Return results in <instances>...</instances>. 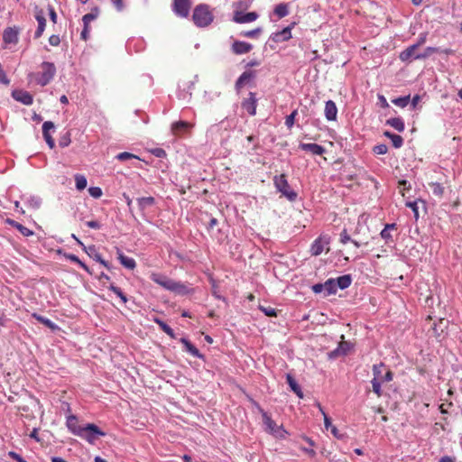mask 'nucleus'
I'll return each instance as SVG.
<instances>
[{
  "instance_id": "f257e3e1",
  "label": "nucleus",
  "mask_w": 462,
  "mask_h": 462,
  "mask_svg": "<svg viewBox=\"0 0 462 462\" xmlns=\"http://www.w3.org/2000/svg\"><path fill=\"white\" fill-rule=\"evenodd\" d=\"M151 279L162 288L177 295H187L192 292V289L189 285L181 282H176L161 273H152Z\"/></svg>"
},
{
  "instance_id": "f03ea898",
  "label": "nucleus",
  "mask_w": 462,
  "mask_h": 462,
  "mask_svg": "<svg viewBox=\"0 0 462 462\" xmlns=\"http://www.w3.org/2000/svg\"><path fill=\"white\" fill-rule=\"evenodd\" d=\"M42 72L31 73L30 78L34 79L37 84L42 87L48 85L54 78L56 74V67L54 63L49 61H43L41 64Z\"/></svg>"
},
{
  "instance_id": "7ed1b4c3",
  "label": "nucleus",
  "mask_w": 462,
  "mask_h": 462,
  "mask_svg": "<svg viewBox=\"0 0 462 462\" xmlns=\"http://www.w3.org/2000/svg\"><path fill=\"white\" fill-rule=\"evenodd\" d=\"M214 16L206 4L197 5L192 14V20L198 27L208 26L213 22Z\"/></svg>"
},
{
  "instance_id": "20e7f679",
  "label": "nucleus",
  "mask_w": 462,
  "mask_h": 462,
  "mask_svg": "<svg viewBox=\"0 0 462 462\" xmlns=\"http://www.w3.org/2000/svg\"><path fill=\"white\" fill-rule=\"evenodd\" d=\"M273 184L277 190L286 197L290 201L297 199V193L293 191L287 180L285 174L276 175L273 177Z\"/></svg>"
},
{
  "instance_id": "39448f33",
  "label": "nucleus",
  "mask_w": 462,
  "mask_h": 462,
  "mask_svg": "<svg viewBox=\"0 0 462 462\" xmlns=\"http://www.w3.org/2000/svg\"><path fill=\"white\" fill-rule=\"evenodd\" d=\"M81 434L79 437L84 439L89 444H94L98 437L106 436V433L93 423L86 424L82 429Z\"/></svg>"
},
{
  "instance_id": "423d86ee",
  "label": "nucleus",
  "mask_w": 462,
  "mask_h": 462,
  "mask_svg": "<svg viewBox=\"0 0 462 462\" xmlns=\"http://www.w3.org/2000/svg\"><path fill=\"white\" fill-rule=\"evenodd\" d=\"M330 243V238L328 236L321 235L318 238H316L310 246V254L311 255L318 256L321 254L324 251L328 252L329 247L328 245Z\"/></svg>"
},
{
  "instance_id": "0eeeda50",
  "label": "nucleus",
  "mask_w": 462,
  "mask_h": 462,
  "mask_svg": "<svg viewBox=\"0 0 462 462\" xmlns=\"http://www.w3.org/2000/svg\"><path fill=\"white\" fill-rule=\"evenodd\" d=\"M191 2L189 0H173L172 12L180 18H186L189 14Z\"/></svg>"
},
{
  "instance_id": "6e6552de",
  "label": "nucleus",
  "mask_w": 462,
  "mask_h": 462,
  "mask_svg": "<svg viewBox=\"0 0 462 462\" xmlns=\"http://www.w3.org/2000/svg\"><path fill=\"white\" fill-rule=\"evenodd\" d=\"M384 367L383 364H378L373 365V374L374 378L371 381L373 392L378 396H382V389H381V383L380 380L382 379L380 377V374L382 373V369Z\"/></svg>"
},
{
  "instance_id": "1a4fd4ad",
  "label": "nucleus",
  "mask_w": 462,
  "mask_h": 462,
  "mask_svg": "<svg viewBox=\"0 0 462 462\" xmlns=\"http://www.w3.org/2000/svg\"><path fill=\"white\" fill-rule=\"evenodd\" d=\"M258 14L255 12L243 14L240 11H236L234 14L233 21L237 23H247L255 21Z\"/></svg>"
},
{
  "instance_id": "9d476101",
  "label": "nucleus",
  "mask_w": 462,
  "mask_h": 462,
  "mask_svg": "<svg viewBox=\"0 0 462 462\" xmlns=\"http://www.w3.org/2000/svg\"><path fill=\"white\" fill-rule=\"evenodd\" d=\"M66 425L68 430L74 435H82L81 431L84 426L79 425L78 418L76 415H69L67 417Z\"/></svg>"
},
{
  "instance_id": "9b49d317",
  "label": "nucleus",
  "mask_w": 462,
  "mask_h": 462,
  "mask_svg": "<svg viewBox=\"0 0 462 462\" xmlns=\"http://www.w3.org/2000/svg\"><path fill=\"white\" fill-rule=\"evenodd\" d=\"M253 45L251 43L235 41L231 46V51L236 55L245 54L252 51Z\"/></svg>"
},
{
  "instance_id": "f8f14e48",
  "label": "nucleus",
  "mask_w": 462,
  "mask_h": 462,
  "mask_svg": "<svg viewBox=\"0 0 462 462\" xmlns=\"http://www.w3.org/2000/svg\"><path fill=\"white\" fill-rule=\"evenodd\" d=\"M35 19L38 22V27L34 32V38L38 39L42 35L46 26V19L42 9H36Z\"/></svg>"
},
{
  "instance_id": "ddd939ff",
  "label": "nucleus",
  "mask_w": 462,
  "mask_h": 462,
  "mask_svg": "<svg viewBox=\"0 0 462 462\" xmlns=\"http://www.w3.org/2000/svg\"><path fill=\"white\" fill-rule=\"evenodd\" d=\"M255 77L254 71L252 70H245L243 72L239 78L236 79L235 84V88L236 92H240L241 88L247 84L251 79H253Z\"/></svg>"
},
{
  "instance_id": "4468645a",
  "label": "nucleus",
  "mask_w": 462,
  "mask_h": 462,
  "mask_svg": "<svg viewBox=\"0 0 462 462\" xmlns=\"http://www.w3.org/2000/svg\"><path fill=\"white\" fill-rule=\"evenodd\" d=\"M12 97L23 105L30 106L33 102L32 96L24 90H14L12 93Z\"/></svg>"
},
{
  "instance_id": "2eb2a0df",
  "label": "nucleus",
  "mask_w": 462,
  "mask_h": 462,
  "mask_svg": "<svg viewBox=\"0 0 462 462\" xmlns=\"http://www.w3.org/2000/svg\"><path fill=\"white\" fill-rule=\"evenodd\" d=\"M257 99L254 92L249 93V97L243 101L242 107L245 109L251 116L256 114Z\"/></svg>"
},
{
  "instance_id": "dca6fc26",
  "label": "nucleus",
  "mask_w": 462,
  "mask_h": 462,
  "mask_svg": "<svg viewBox=\"0 0 462 462\" xmlns=\"http://www.w3.org/2000/svg\"><path fill=\"white\" fill-rule=\"evenodd\" d=\"M417 49H418V45L412 44V45L409 46L408 48H406L400 53V55H399L400 60L403 62L411 61L412 60H417L416 59V56L418 54L416 52Z\"/></svg>"
},
{
  "instance_id": "f3484780",
  "label": "nucleus",
  "mask_w": 462,
  "mask_h": 462,
  "mask_svg": "<svg viewBox=\"0 0 462 462\" xmlns=\"http://www.w3.org/2000/svg\"><path fill=\"white\" fill-rule=\"evenodd\" d=\"M291 38V26H287L282 31L274 32L271 35V40L274 42H282Z\"/></svg>"
},
{
  "instance_id": "a211bd4d",
  "label": "nucleus",
  "mask_w": 462,
  "mask_h": 462,
  "mask_svg": "<svg viewBox=\"0 0 462 462\" xmlns=\"http://www.w3.org/2000/svg\"><path fill=\"white\" fill-rule=\"evenodd\" d=\"M325 117L328 121H335L337 116V107L334 101L328 100L325 104Z\"/></svg>"
},
{
  "instance_id": "6ab92c4d",
  "label": "nucleus",
  "mask_w": 462,
  "mask_h": 462,
  "mask_svg": "<svg viewBox=\"0 0 462 462\" xmlns=\"http://www.w3.org/2000/svg\"><path fill=\"white\" fill-rule=\"evenodd\" d=\"M299 147L300 149L310 152L314 155H322L326 152V149L323 146L317 143H300Z\"/></svg>"
},
{
  "instance_id": "aec40b11",
  "label": "nucleus",
  "mask_w": 462,
  "mask_h": 462,
  "mask_svg": "<svg viewBox=\"0 0 462 462\" xmlns=\"http://www.w3.org/2000/svg\"><path fill=\"white\" fill-rule=\"evenodd\" d=\"M3 40L5 43H16L18 42V30L8 27L4 31Z\"/></svg>"
},
{
  "instance_id": "412c9836",
  "label": "nucleus",
  "mask_w": 462,
  "mask_h": 462,
  "mask_svg": "<svg viewBox=\"0 0 462 462\" xmlns=\"http://www.w3.org/2000/svg\"><path fill=\"white\" fill-rule=\"evenodd\" d=\"M117 258L120 262V263L129 270H134L136 266V263L134 258L128 257L125 255L121 250L117 249Z\"/></svg>"
},
{
  "instance_id": "4be33fe9",
  "label": "nucleus",
  "mask_w": 462,
  "mask_h": 462,
  "mask_svg": "<svg viewBox=\"0 0 462 462\" xmlns=\"http://www.w3.org/2000/svg\"><path fill=\"white\" fill-rule=\"evenodd\" d=\"M397 226L395 223L386 224L384 228L381 231L380 236L382 239L385 241V244H390L393 242V236L391 234V230H396Z\"/></svg>"
},
{
  "instance_id": "5701e85b",
  "label": "nucleus",
  "mask_w": 462,
  "mask_h": 462,
  "mask_svg": "<svg viewBox=\"0 0 462 462\" xmlns=\"http://www.w3.org/2000/svg\"><path fill=\"white\" fill-rule=\"evenodd\" d=\"M286 381H287V383L289 384L291 390L299 397V398H303V393L301 391V388L300 386L298 384V383L296 382V380L294 379V377L292 375H291L290 374H287L286 375Z\"/></svg>"
},
{
  "instance_id": "b1692460",
  "label": "nucleus",
  "mask_w": 462,
  "mask_h": 462,
  "mask_svg": "<svg viewBox=\"0 0 462 462\" xmlns=\"http://www.w3.org/2000/svg\"><path fill=\"white\" fill-rule=\"evenodd\" d=\"M180 342L184 345L185 350L191 356L199 358L202 357V355L199 353V349L193 344H191L187 338L182 337L180 339Z\"/></svg>"
},
{
  "instance_id": "393cba45",
  "label": "nucleus",
  "mask_w": 462,
  "mask_h": 462,
  "mask_svg": "<svg viewBox=\"0 0 462 462\" xmlns=\"http://www.w3.org/2000/svg\"><path fill=\"white\" fill-rule=\"evenodd\" d=\"M336 280V287L337 289L339 288L341 290H345L348 288L351 285L352 278L350 274H345L342 276H339Z\"/></svg>"
},
{
  "instance_id": "a878e982",
  "label": "nucleus",
  "mask_w": 462,
  "mask_h": 462,
  "mask_svg": "<svg viewBox=\"0 0 462 462\" xmlns=\"http://www.w3.org/2000/svg\"><path fill=\"white\" fill-rule=\"evenodd\" d=\"M386 125L393 127L398 132H403L405 129L404 122L400 117L389 118L386 120Z\"/></svg>"
},
{
  "instance_id": "bb28decb",
  "label": "nucleus",
  "mask_w": 462,
  "mask_h": 462,
  "mask_svg": "<svg viewBox=\"0 0 462 462\" xmlns=\"http://www.w3.org/2000/svg\"><path fill=\"white\" fill-rule=\"evenodd\" d=\"M383 135L388 137L389 139H391L392 143H393V146L394 148H400L402 146L403 144V139L401 135L399 134H395L393 133H391L389 131H385L383 133Z\"/></svg>"
},
{
  "instance_id": "cd10ccee",
  "label": "nucleus",
  "mask_w": 462,
  "mask_h": 462,
  "mask_svg": "<svg viewBox=\"0 0 462 462\" xmlns=\"http://www.w3.org/2000/svg\"><path fill=\"white\" fill-rule=\"evenodd\" d=\"M274 14L278 16V18H283L289 14V5L286 3H281L274 7L273 10Z\"/></svg>"
},
{
  "instance_id": "c85d7f7f",
  "label": "nucleus",
  "mask_w": 462,
  "mask_h": 462,
  "mask_svg": "<svg viewBox=\"0 0 462 462\" xmlns=\"http://www.w3.org/2000/svg\"><path fill=\"white\" fill-rule=\"evenodd\" d=\"M153 321L159 325L160 328L164 332L166 333L169 337H171V338H175V333L173 331V329L169 326L167 325L163 320L160 319L159 318H155L153 319Z\"/></svg>"
},
{
  "instance_id": "c756f323",
  "label": "nucleus",
  "mask_w": 462,
  "mask_h": 462,
  "mask_svg": "<svg viewBox=\"0 0 462 462\" xmlns=\"http://www.w3.org/2000/svg\"><path fill=\"white\" fill-rule=\"evenodd\" d=\"M7 222L12 226L15 227L23 236H30L33 235V232L32 230H30L26 226H23L22 224H20L14 220L8 219Z\"/></svg>"
},
{
  "instance_id": "7c9ffc66",
  "label": "nucleus",
  "mask_w": 462,
  "mask_h": 462,
  "mask_svg": "<svg viewBox=\"0 0 462 462\" xmlns=\"http://www.w3.org/2000/svg\"><path fill=\"white\" fill-rule=\"evenodd\" d=\"M32 318H34L36 320H38L40 323L45 325L47 328L52 329V330H55L56 328H58V326L52 322L51 319H49L48 318H45L43 316H41L37 313H32Z\"/></svg>"
},
{
  "instance_id": "2f4dec72",
  "label": "nucleus",
  "mask_w": 462,
  "mask_h": 462,
  "mask_svg": "<svg viewBox=\"0 0 462 462\" xmlns=\"http://www.w3.org/2000/svg\"><path fill=\"white\" fill-rule=\"evenodd\" d=\"M86 252L91 256L93 257L94 260H96L97 262L100 263L102 265H104L105 267L106 268H109V264L106 261H105L101 254L97 253L96 252V249L94 246H89L88 249L87 250L86 249Z\"/></svg>"
},
{
  "instance_id": "473e14b6",
  "label": "nucleus",
  "mask_w": 462,
  "mask_h": 462,
  "mask_svg": "<svg viewBox=\"0 0 462 462\" xmlns=\"http://www.w3.org/2000/svg\"><path fill=\"white\" fill-rule=\"evenodd\" d=\"M324 291H326V295L335 294L337 292L336 287V280L328 279L323 283Z\"/></svg>"
},
{
  "instance_id": "72a5a7b5",
  "label": "nucleus",
  "mask_w": 462,
  "mask_h": 462,
  "mask_svg": "<svg viewBox=\"0 0 462 462\" xmlns=\"http://www.w3.org/2000/svg\"><path fill=\"white\" fill-rule=\"evenodd\" d=\"M349 350V344L347 342H342L339 346L330 353L331 357H336L340 355H346Z\"/></svg>"
},
{
  "instance_id": "f704fd0d",
  "label": "nucleus",
  "mask_w": 462,
  "mask_h": 462,
  "mask_svg": "<svg viewBox=\"0 0 462 462\" xmlns=\"http://www.w3.org/2000/svg\"><path fill=\"white\" fill-rule=\"evenodd\" d=\"M139 208L143 210L148 207L152 206L155 203L153 197H143L137 199Z\"/></svg>"
},
{
  "instance_id": "c9c22d12",
  "label": "nucleus",
  "mask_w": 462,
  "mask_h": 462,
  "mask_svg": "<svg viewBox=\"0 0 462 462\" xmlns=\"http://www.w3.org/2000/svg\"><path fill=\"white\" fill-rule=\"evenodd\" d=\"M98 13H99L98 7H95L92 10L91 13H88V14H85L82 17V21H83L84 25H86V27L88 26L89 23L92 22L93 20H95L97 17Z\"/></svg>"
},
{
  "instance_id": "e433bc0d",
  "label": "nucleus",
  "mask_w": 462,
  "mask_h": 462,
  "mask_svg": "<svg viewBox=\"0 0 462 462\" xmlns=\"http://www.w3.org/2000/svg\"><path fill=\"white\" fill-rule=\"evenodd\" d=\"M189 127L190 125L188 122L179 121L172 124L171 129L175 134H177L180 132L186 131Z\"/></svg>"
},
{
  "instance_id": "4c0bfd02",
  "label": "nucleus",
  "mask_w": 462,
  "mask_h": 462,
  "mask_svg": "<svg viewBox=\"0 0 462 462\" xmlns=\"http://www.w3.org/2000/svg\"><path fill=\"white\" fill-rule=\"evenodd\" d=\"M55 125L51 121H46L42 125V135L44 139H48L49 137H51L50 131H54Z\"/></svg>"
},
{
  "instance_id": "58836bf2",
  "label": "nucleus",
  "mask_w": 462,
  "mask_h": 462,
  "mask_svg": "<svg viewBox=\"0 0 462 462\" xmlns=\"http://www.w3.org/2000/svg\"><path fill=\"white\" fill-rule=\"evenodd\" d=\"M75 182H76V188L79 190H83L87 187V184H88L86 177L81 174L75 175Z\"/></svg>"
},
{
  "instance_id": "ea45409f",
  "label": "nucleus",
  "mask_w": 462,
  "mask_h": 462,
  "mask_svg": "<svg viewBox=\"0 0 462 462\" xmlns=\"http://www.w3.org/2000/svg\"><path fill=\"white\" fill-rule=\"evenodd\" d=\"M410 101H411L410 95L404 96V97H397V98H394L392 100V102L395 106L402 107V108L407 106L409 105Z\"/></svg>"
},
{
  "instance_id": "a19ab883",
  "label": "nucleus",
  "mask_w": 462,
  "mask_h": 462,
  "mask_svg": "<svg viewBox=\"0 0 462 462\" xmlns=\"http://www.w3.org/2000/svg\"><path fill=\"white\" fill-rule=\"evenodd\" d=\"M116 159L120 162H125V161L131 160V159L140 160L138 156L134 155V153L128 152H123L118 153L116 156Z\"/></svg>"
},
{
  "instance_id": "79ce46f5",
  "label": "nucleus",
  "mask_w": 462,
  "mask_h": 462,
  "mask_svg": "<svg viewBox=\"0 0 462 462\" xmlns=\"http://www.w3.org/2000/svg\"><path fill=\"white\" fill-rule=\"evenodd\" d=\"M108 289L110 291H112L115 294H116L124 303L127 302V297L125 296V294L122 291V290L119 287H117L114 284H111L108 287Z\"/></svg>"
},
{
  "instance_id": "37998d69",
  "label": "nucleus",
  "mask_w": 462,
  "mask_h": 462,
  "mask_svg": "<svg viewBox=\"0 0 462 462\" xmlns=\"http://www.w3.org/2000/svg\"><path fill=\"white\" fill-rule=\"evenodd\" d=\"M262 28L258 27L254 30L241 32L240 35L247 38H256L261 33Z\"/></svg>"
},
{
  "instance_id": "c03bdc74",
  "label": "nucleus",
  "mask_w": 462,
  "mask_h": 462,
  "mask_svg": "<svg viewBox=\"0 0 462 462\" xmlns=\"http://www.w3.org/2000/svg\"><path fill=\"white\" fill-rule=\"evenodd\" d=\"M70 143H71V140H70V133L69 132H66L59 139V145L62 148L69 146Z\"/></svg>"
},
{
  "instance_id": "a18cd8bd",
  "label": "nucleus",
  "mask_w": 462,
  "mask_h": 462,
  "mask_svg": "<svg viewBox=\"0 0 462 462\" xmlns=\"http://www.w3.org/2000/svg\"><path fill=\"white\" fill-rule=\"evenodd\" d=\"M432 193L435 196L441 197L444 193V188L440 183L433 182L430 184Z\"/></svg>"
},
{
  "instance_id": "49530a36",
  "label": "nucleus",
  "mask_w": 462,
  "mask_h": 462,
  "mask_svg": "<svg viewBox=\"0 0 462 462\" xmlns=\"http://www.w3.org/2000/svg\"><path fill=\"white\" fill-rule=\"evenodd\" d=\"M438 49L435 47H427L425 49V51L420 54H417L416 59L424 60L428 58L430 55H431L434 52H437Z\"/></svg>"
},
{
  "instance_id": "de8ad7c7",
  "label": "nucleus",
  "mask_w": 462,
  "mask_h": 462,
  "mask_svg": "<svg viewBox=\"0 0 462 462\" xmlns=\"http://www.w3.org/2000/svg\"><path fill=\"white\" fill-rule=\"evenodd\" d=\"M318 407H319V409L320 412L322 413V415H323V417H324V425H325V429H326L327 430H328L331 428V426H333V425H332V422H331V420H330V418L327 415V413L324 411V410H323L322 406H321L319 403L318 404Z\"/></svg>"
},
{
  "instance_id": "09e8293b",
  "label": "nucleus",
  "mask_w": 462,
  "mask_h": 462,
  "mask_svg": "<svg viewBox=\"0 0 462 462\" xmlns=\"http://www.w3.org/2000/svg\"><path fill=\"white\" fill-rule=\"evenodd\" d=\"M27 204L32 208H34V209H37L40 208L41 204H42V200L40 198L38 197H31L30 199H28L27 200Z\"/></svg>"
},
{
  "instance_id": "8fccbe9b",
  "label": "nucleus",
  "mask_w": 462,
  "mask_h": 462,
  "mask_svg": "<svg viewBox=\"0 0 462 462\" xmlns=\"http://www.w3.org/2000/svg\"><path fill=\"white\" fill-rule=\"evenodd\" d=\"M298 111L293 110L289 116H286L285 125L288 128H291L294 125L295 116H297Z\"/></svg>"
},
{
  "instance_id": "3c124183",
  "label": "nucleus",
  "mask_w": 462,
  "mask_h": 462,
  "mask_svg": "<svg viewBox=\"0 0 462 462\" xmlns=\"http://www.w3.org/2000/svg\"><path fill=\"white\" fill-rule=\"evenodd\" d=\"M88 193L95 199H99L103 194L102 189L99 187H90L88 189Z\"/></svg>"
},
{
  "instance_id": "603ef678",
  "label": "nucleus",
  "mask_w": 462,
  "mask_h": 462,
  "mask_svg": "<svg viewBox=\"0 0 462 462\" xmlns=\"http://www.w3.org/2000/svg\"><path fill=\"white\" fill-rule=\"evenodd\" d=\"M260 310L268 317H275L277 315L276 310L270 306H260Z\"/></svg>"
},
{
  "instance_id": "864d4df0",
  "label": "nucleus",
  "mask_w": 462,
  "mask_h": 462,
  "mask_svg": "<svg viewBox=\"0 0 462 462\" xmlns=\"http://www.w3.org/2000/svg\"><path fill=\"white\" fill-rule=\"evenodd\" d=\"M405 205H406V207L410 208L412 210V212L414 213L415 218L418 219L419 210H418L417 201H407Z\"/></svg>"
},
{
  "instance_id": "5fc2aeb1",
  "label": "nucleus",
  "mask_w": 462,
  "mask_h": 462,
  "mask_svg": "<svg viewBox=\"0 0 462 462\" xmlns=\"http://www.w3.org/2000/svg\"><path fill=\"white\" fill-rule=\"evenodd\" d=\"M263 421L264 425L273 431L274 430V427L276 426V423L266 414H263Z\"/></svg>"
},
{
  "instance_id": "6e6d98bb",
  "label": "nucleus",
  "mask_w": 462,
  "mask_h": 462,
  "mask_svg": "<svg viewBox=\"0 0 462 462\" xmlns=\"http://www.w3.org/2000/svg\"><path fill=\"white\" fill-rule=\"evenodd\" d=\"M384 369V367L382 369V371ZM380 377L382 378L380 382H390L393 380V373L390 370H387L384 374L383 372L380 374Z\"/></svg>"
},
{
  "instance_id": "4d7b16f0",
  "label": "nucleus",
  "mask_w": 462,
  "mask_h": 462,
  "mask_svg": "<svg viewBox=\"0 0 462 462\" xmlns=\"http://www.w3.org/2000/svg\"><path fill=\"white\" fill-rule=\"evenodd\" d=\"M388 151V148L385 144H378V145H375L374 148V152L376 153V154H385Z\"/></svg>"
},
{
  "instance_id": "13d9d810",
  "label": "nucleus",
  "mask_w": 462,
  "mask_h": 462,
  "mask_svg": "<svg viewBox=\"0 0 462 462\" xmlns=\"http://www.w3.org/2000/svg\"><path fill=\"white\" fill-rule=\"evenodd\" d=\"M114 7L118 12H122L125 9L124 0H110Z\"/></svg>"
},
{
  "instance_id": "bf43d9fd",
  "label": "nucleus",
  "mask_w": 462,
  "mask_h": 462,
  "mask_svg": "<svg viewBox=\"0 0 462 462\" xmlns=\"http://www.w3.org/2000/svg\"><path fill=\"white\" fill-rule=\"evenodd\" d=\"M351 241H352V239H351L350 236L347 234L346 229H344L340 233V242L342 244H346L347 242H351Z\"/></svg>"
},
{
  "instance_id": "052dcab7",
  "label": "nucleus",
  "mask_w": 462,
  "mask_h": 462,
  "mask_svg": "<svg viewBox=\"0 0 462 462\" xmlns=\"http://www.w3.org/2000/svg\"><path fill=\"white\" fill-rule=\"evenodd\" d=\"M8 456L17 462H27L23 457H22L18 453L14 451H9Z\"/></svg>"
},
{
  "instance_id": "680f3d73",
  "label": "nucleus",
  "mask_w": 462,
  "mask_h": 462,
  "mask_svg": "<svg viewBox=\"0 0 462 462\" xmlns=\"http://www.w3.org/2000/svg\"><path fill=\"white\" fill-rule=\"evenodd\" d=\"M49 42L51 46H58L60 42V39L59 35L52 34L49 38Z\"/></svg>"
},
{
  "instance_id": "e2e57ef3",
  "label": "nucleus",
  "mask_w": 462,
  "mask_h": 462,
  "mask_svg": "<svg viewBox=\"0 0 462 462\" xmlns=\"http://www.w3.org/2000/svg\"><path fill=\"white\" fill-rule=\"evenodd\" d=\"M86 225L88 227L93 228V229H100L101 228V224L97 220L88 221V222H86Z\"/></svg>"
},
{
  "instance_id": "0e129e2a",
  "label": "nucleus",
  "mask_w": 462,
  "mask_h": 462,
  "mask_svg": "<svg viewBox=\"0 0 462 462\" xmlns=\"http://www.w3.org/2000/svg\"><path fill=\"white\" fill-rule=\"evenodd\" d=\"M48 9H49V15H50L51 20L54 23H57V14H56L54 8L52 6H51V5H49Z\"/></svg>"
},
{
  "instance_id": "69168bd1",
  "label": "nucleus",
  "mask_w": 462,
  "mask_h": 462,
  "mask_svg": "<svg viewBox=\"0 0 462 462\" xmlns=\"http://www.w3.org/2000/svg\"><path fill=\"white\" fill-rule=\"evenodd\" d=\"M378 101H379V104L380 106L383 107V108H387L389 107V104L386 100V98L384 97V96L383 95H378Z\"/></svg>"
},
{
  "instance_id": "338daca9",
  "label": "nucleus",
  "mask_w": 462,
  "mask_h": 462,
  "mask_svg": "<svg viewBox=\"0 0 462 462\" xmlns=\"http://www.w3.org/2000/svg\"><path fill=\"white\" fill-rule=\"evenodd\" d=\"M312 291L315 293H320L324 291L323 283H316L312 286Z\"/></svg>"
},
{
  "instance_id": "774afa93",
  "label": "nucleus",
  "mask_w": 462,
  "mask_h": 462,
  "mask_svg": "<svg viewBox=\"0 0 462 462\" xmlns=\"http://www.w3.org/2000/svg\"><path fill=\"white\" fill-rule=\"evenodd\" d=\"M455 461H456V458L453 457H449V456H444L439 460V462H455Z\"/></svg>"
}]
</instances>
